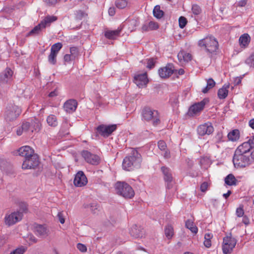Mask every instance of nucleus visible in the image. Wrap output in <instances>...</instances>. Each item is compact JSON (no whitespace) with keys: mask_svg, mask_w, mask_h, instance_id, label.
Wrapping results in <instances>:
<instances>
[{"mask_svg":"<svg viewBox=\"0 0 254 254\" xmlns=\"http://www.w3.org/2000/svg\"><path fill=\"white\" fill-rule=\"evenodd\" d=\"M251 148L250 145L245 142L237 147L233 157L235 168H245L254 161V152Z\"/></svg>","mask_w":254,"mask_h":254,"instance_id":"1","label":"nucleus"},{"mask_svg":"<svg viewBox=\"0 0 254 254\" xmlns=\"http://www.w3.org/2000/svg\"><path fill=\"white\" fill-rule=\"evenodd\" d=\"M141 162V155L136 150L132 149L130 155L126 157L123 160V168L127 171L134 170L140 167Z\"/></svg>","mask_w":254,"mask_h":254,"instance_id":"2","label":"nucleus"},{"mask_svg":"<svg viewBox=\"0 0 254 254\" xmlns=\"http://www.w3.org/2000/svg\"><path fill=\"white\" fill-rule=\"evenodd\" d=\"M199 47L204 49L205 51L209 54L215 53L219 47L217 39L212 35H208L198 42Z\"/></svg>","mask_w":254,"mask_h":254,"instance_id":"3","label":"nucleus"},{"mask_svg":"<svg viewBox=\"0 0 254 254\" xmlns=\"http://www.w3.org/2000/svg\"><path fill=\"white\" fill-rule=\"evenodd\" d=\"M41 126V124L39 121L34 118L29 121L24 122L22 125L18 127L16 130L17 135H21L23 132H26L29 130L33 132L34 130H39Z\"/></svg>","mask_w":254,"mask_h":254,"instance_id":"4","label":"nucleus"},{"mask_svg":"<svg viewBox=\"0 0 254 254\" xmlns=\"http://www.w3.org/2000/svg\"><path fill=\"white\" fill-rule=\"evenodd\" d=\"M142 119L147 122H151L154 126L160 123V116L158 111L147 107L144 108L142 111Z\"/></svg>","mask_w":254,"mask_h":254,"instance_id":"5","label":"nucleus"},{"mask_svg":"<svg viewBox=\"0 0 254 254\" xmlns=\"http://www.w3.org/2000/svg\"><path fill=\"white\" fill-rule=\"evenodd\" d=\"M21 113V110L18 106L9 104L5 109L4 119L7 122H13L19 117Z\"/></svg>","mask_w":254,"mask_h":254,"instance_id":"6","label":"nucleus"},{"mask_svg":"<svg viewBox=\"0 0 254 254\" xmlns=\"http://www.w3.org/2000/svg\"><path fill=\"white\" fill-rule=\"evenodd\" d=\"M118 193L126 198H131L134 195V191L128 184L125 182H118L116 185Z\"/></svg>","mask_w":254,"mask_h":254,"instance_id":"7","label":"nucleus"},{"mask_svg":"<svg viewBox=\"0 0 254 254\" xmlns=\"http://www.w3.org/2000/svg\"><path fill=\"white\" fill-rule=\"evenodd\" d=\"M237 240L232 236L231 234L229 236L224 237L222 250L224 254L231 253L237 244Z\"/></svg>","mask_w":254,"mask_h":254,"instance_id":"8","label":"nucleus"},{"mask_svg":"<svg viewBox=\"0 0 254 254\" xmlns=\"http://www.w3.org/2000/svg\"><path fill=\"white\" fill-rule=\"evenodd\" d=\"M23 217V214L20 211H15L10 214H6L4 220L6 226H10L20 221Z\"/></svg>","mask_w":254,"mask_h":254,"instance_id":"9","label":"nucleus"},{"mask_svg":"<svg viewBox=\"0 0 254 254\" xmlns=\"http://www.w3.org/2000/svg\"><path fill=\"white\" fill-rule=\"evenodd\" d=\"M39 163L38 156L35 154L24 160L22 168L23 169H34L38 166Z\"/></svg>","mask_w":254,"mask_h":254,"instance_id":"10","label":"nucleus"},{"mask_svg":"<svg viewBox=\"0 0 254 254\" xmlns=\"http://www.w3.org/2000/svg\"><path fill=\"white\" fill-rule=\"evenodd\" d=\"M208 102V100L207 99H204L200 102L193 104L189 109V114L191 116L199 115Z\"/></svg>","mask_w":254,"mask_h":254,"instance_id":"11","label":"nucleus"},{"mask_svg":"<svg viewBox=\"0 0 254 254\" xmlns=\"http://www.w3.org/2000/svg\"><path fill=\"white\" fill-rule=\"evenodd\" d=\"M81 155L87 163L92 165H97L100 162V158L98 156L92 154L88 151L83 150Z\"/></svg>","mask_w":254,"mask_h":254,"instance_id":"12","label":"nucleus"},{"mask_svg":"<svg viewBox=\"0 0 254 254\" xmlns=\"http://www.w3.org/2000/svg\"><path fill=\"white\" fill-rule=\"evenodd\" d=\"M213 131V127L210 122L200 125L197 128V133L200 136H204L205 134H210Z\"/></svg>","mask_w":254,"mask_h":254,"instance_id":"13","label":"nucleus"},{"mask_svg":"<svg viewBox=\"0 0 254 254\" xmlns=\"http://www.w3.org/2000/svg\"><path fill=\"white\" fill-rule=\"evenodd\" d=\"M117 128L116 125L106 126L104 125L99 126L97 128L98 132L103 136H108Z\"/></svg>","mask_w":254,"mask_h":254,"instance_id":"14","label":"nucleus"},{"mask_svg":"<svg viewBox=\"0 0 254 254\" xmlns=\"http://www.w3.org/2000/svg\"><path fill=\"white\" fill-rule=\"evenodd\" d=\"M48 23V16L45 17L44 20L41 21L38 25L34 27L26 35L27 37L34 36L40 33L43 29H45Z\"/></svg>","mask_w":254,"mask_h":254,"instance_id":"15","label":"nucleus"},{"mask_svg":"<svg viewBox=\"0 0 254 254\" xmlns=\"http://www.w3.org/2000/svg\"><path fill=\"white\" fill-rule=\"evenodd\" d=\"M133 81L139 88L146 87L148 82L147 73L145 72L134 75Z\"/></svg>","mask_w":254,"mask_h":254,"instance_id":"16","label":"nucleus"},{"mask_svg":"<svg viewBox=\"0 0 254 254\" xmlns=\"http://www.w3.org/2000/svg\"><path fill=\"white\" fill-rule=\"evenodd\" d=\"M87 179L82 171H79L75 175L73 184L77 187L85 186L87 184Z\"/></svg>","mask_w":254,"mask_h":254,"instance_id":"17","label":"nucleus"},{"mask_svg":"<svg viewBox=\"0 0 254 254\" xmlns=\"http://www.w3.org/2000/svg\"><path fill=\"white\" fill-rule=\"evenodd\" d=\"M62 47L63 45L61 43H57L51 47V52L49 56V61L51 64H54L56 63L57 55Z\"/></svg>","mask_w":254,"mask_h":254,"instance_id":"18","label":"nucleus"},{"mask_svg":"<svg viewBox=\"0 0 254 254\" xmlns=\"http://www.w3.org/2000/svg\"><path fill=\"white\" fill-rule=\"evenodd\" d=\"M174 72V67L171 64H168L165 67L158 70L159 76L163 78H168Z\"/></svg>","mask_w":254,"mask_h":254,"instance_id":"19","label":"nucleus"},{"mask_svg":"<svg viewBox=\"0 0 254 254\" xmlns=\"http://www.w3.org/2000/svg\"><path fill=\"white\" fill-rule=\"evenodd\" d=\"M77 106V102L74 99H69L64 104V111L68 113H72L75 111Z\"/></svg>","mask_w":254,"mask_h":254,"instance_id":"20","label":"nucleus"},{"mask_svg":"<svg viewBox=\"0 0 254 254\" xmlns=\"http://www.w3.org/2000/svg\"><path fill=\"white\" fill-rule=\"evenodd\" d=\"M19 155L24 157L25 159L35 154L34 150L29 146H24L18 150Z\"/></svg>","mask_w":254,"mask_h":254,"instance_id":"21","label":"nucleus"},{"mask_svg":"<svg viewBox=\"0 0 254 254\" xmlns=\"http://www.w3.org/2000/svg\"><path fill=\"white\" fill-rule=\"evenodd\" d=\"M13 71L7 67L0 75V80L3 82H10L12 79Z\"/></svg>","mask_w":254,"mask_h":254,"instance_id":"22","label":"nucleus"},{"mask_svg":"<svg viewBox=\"0 0 254 254\" xmlns=\"http://www.w3.org/2000/svg\"><path fill=\"white\" fill-rule=\"evenodd\" d=\"M161 171L164 176V181L167 183V188H169V183L173 181V177L170 169L166 167H161Z\"/></svg>","mask_w":254,"mask_h":254,"instance_id":"23","label":"nucleus"},{"mask_svg":"<svg viewBox=\"0 0 254 254\" xmlns=\"http://www.w3.org/2000/svg\"><path fill=\"white\" fill-rule=\"evenodd\" d=\"M34 230L35 234L41 237H44L47 234V227L45 225L35 224Z\"/></svg>","mask_w":254,"mask_h":254,"instance_id":"24","label":"nucleus"},{"mask_svg":"<svg viewBox=\"0 0 254 254\" xmlns=\"http://www.w3.org/2000/svg\"><path fill=\"white\" fill-rule=\"evenodd\" d=\"M159 28V25L157 22L150 21L148 23L144 24L141 27L142 32H147L151 30H157Z\"/></svg>","mask_w":254,"mask_h":254,"instance_id":"25","label":"nucleus"},{"mask_svg":"<svg viewBox=\"0 0 254 254\" xmlns=\"http://www.w3.org/2000/svg\"><path fill=\"white\" fill-rule=\"evenodd\" d=\"M178 58L180 63H184L190 61L192 57L190 54L184 51H181L178 54Z\"/></svg>","mask_w":254,"mask_h":254,"instance_id":"26","label":"nucleus"},{"mask_svg":"<svg viewBox=\"0 0 254 254\" xmlns=\"http://www.w3.org/2000/svg\"><path fill=\"white\" fill-rule=\"evenodd\" d=\"M121 32V29L115 30H106L105 31L104 35L105 37L110 40H115L119 36Z\"/></svg>","mask_w":254,"mask_h":254,"instance_id":"27","label":"nucleus"},{"mask_svg":"<svg viewBox=\"0 0 254 254\" xmlns=\"http://www.w3.org/2000/svg\"><path fill=\"white\" fill-rule=\"evenodd\" d=\"M240 46L243 48H246L248 46L251 41V37L248 34H244L239 38Z\"/></svg>","mask_w":254,"mask_h":254,"instance_id":"28","label":"nucleus"},{"mask_svg":"<svg viewBox=\"0 0 254 254\" xmlns=\"http://www.w3.org/2000/svg\"><path fill=\"white\" fill-rule=\"evenodd\" d=\"M229 88V84H225L223 87L220 88L217 93L218 97L220 99H225L228 94V89Z\"/></svg>","mask_w":254,"mask_h":254,"instance_id":"29","label":"nucleus"},{"mask_svg":"<svg viewBox=\"0 0 254 254\" xmlns=\"http://www.w3.org/2000/svg\"><path fill=\"white\" fill-rule=\"evenodd\" d=\"M185 226L194 234H196L198 232V228L192 220H187L185 222Z\"/></svg>","mask_w":254,"mask_h":254,"instance_id":"30","label":"nucleus"},{"mask_svg":"<svg viewBox=\"0 0 254 254\" xmlns=\"http://www.w3.org/2000/svg\"><path fill=\"white\" fill-rule=\"evenodd\" d=\"M227 137L229 140L236 141L240 138V131L238 129H234L228 133Z\"/></svg>","mask_w":254,"mask_h":254,"instance_id":"31","label":"nucleus"},{"mask_svg":"<svg viewBox=\"0 0 254 254\" xmlns=\"http://www.w3.org/2000/svg\"><path fill=\"white\" fill-rule=\"evenodd\" d=\"M69 126L70 125L68 124L67 120H65L60 131V134L61 136L65 137L69 134Z\"/></svg>","mask_w":254,"mask_h":254,"instance_id":"32","label":"nucleus"},{"mask_svg":"<svg viewBox=\"0 0 254 254\" xmlns=\"http://www.w3.org/2000/svg\"><path fill=\"white\" fill-rule=\"evenodd\" d=\"M237 182L235 176L232 174H229L225 178V183L228 186H235L237 184Z\"/></svg>","mask_w":254,"mask_h":254,"instance_id":"33","label":"nucleus"},{"mask_svg":"<svg viewBox=\"0 0 254 254\" xmlns=\"http://www.w3.org/2000/svg\"><path fill=\"white\" fill-rule=\"evenodd\" d=\"M212 238L213 235L212 233H208L205 234L203 244L206 248H208L211 246V239Z\"/></svg>","mask_w":254,"mask_h":254,"instance_id":"34","label":"nucleus"},{"mask_svg":"<svg viewBox=\"0 0 254 254\" xmlns=\"http://www.w3.org/2000/svg\"><path fill=\"white\" fill-rule=\"evenodd\" d=\"M215 82L212 78H209L207 80L206 86L202 89V92L206 93L210 89L215 86Z\"/></svg>","mask_w":254,"mask_h":254,"instance_id":"35","label":"nucleus"},{"mask_svg":"<svg viewBox=\"0 0 254 254\" xmlns=\"http://www.w3.org/2000/svg\"><path fill=\"white\" fill-rule=\"evenodd\" d=\"M153 15L157 18H161L164 15V12L160 9L159 5H156L153 9Z\"/></svg>","mask_w":254,"mask_h":254,"instance_id":"36","label":"nucleus"},{"mask_svg":"<svg viewBox=\"0 0 254 254\" xmlns=\"http://www.w3.org/2000/svg\"><path fill=\"white\" fill-rule=\"evenodd\" d=\"M165 234L166 237L170 239L174 235V229L171 225H168L165 229Z\"/></svg>","mask_w":254,"mask_h":254,"instance_id":"37","label":"nucleus"},{"mask_svg":"<svg viewBox=\"0 0 254 254\" xmlns=\"http://www.w3.org/2000/svg\"><path fill=\"white\" fill-rule=\"evenodd\" d=\"M245 63L250 67H254V52L246 59Z\"/></svg>","mask_w":254,"mask_h":254,"instance_id":"38","label":"nucleus"},{"mask_svg":"<svg viewBox=\"0 0 254 254\" xmlns=\"http://www.w3.org/2000/svg\"><path fill=\"white\" fill-rule=\"evenodd\" d=\"M128 2L126 0H116L115 1L116 6L119 9H123L126 7Z\"/></svg>","mask_w":254,"mask_h":254,"instance_id":"39","label":"nucleus"},{"mask_svg":"<svg viewBox=\"0 0 254 254\" xmlns=\"http://www.w3.org/2000/svg\"><path fill=\"white\" fill-rule=\"evenodd\" d=\"M27 248L24 246H21L12 251L9 254H24Z\"/></svg>","mask_w":254,"mask_h":254,"instance_id":"40","label":"nucleus"},{"mask_svg":"<svg viewBox=\"0 0 254 254\" xmlns=\"http://www.w3.org/2000/svg\"><path fill=\"white\" fill-rule=\"evenodd\" d=\"M57 125V118L54 115L49 116V126L55 127Z\"/></svg>","mask_w":254,"mask_h":254,"instance_id":"41","label":"nucleus"},{"mask_svg":"<svg viewBox=\"0 0 254 254\" xmlns=\"http://www.w3.org/2000/svg\"><path fill=\"white\" fill-rule=\"evenodd\" d=\"M19 210L18 211H20L22 214L23 212L26 213L27 212L28 205L26 203L23 202H20L19 203Z\"/></svg>","mask_w":254,"mask_h":254,"instance_id":"42","label":"nucleus"},{"mask_svg":"<svg viewBox=\"0 0 254 254\" xmlns=\"http://www.w3.org/2000/svg\"><path fill=\"white\" fill-rule=\"evenodd\" d=\"M192 13L195 15H198L201 12L200 7L197 4H193L191 8Z\"/></svg>","mask_w":254,"mask_h":254,"instance_id":"43","label":"nucleus"},{"mask_svg":"<svg viewBox=\"0 0 254 254\" xmlns=\"http://www.w3.org/2000/svg\"><path fill=\"white\" fill-rule=\"evenodd\" d=\"M188 22L187 19L184 16H181L179 19V24L181 28H184Z\"/></svg>","mask_w":254,"mask_h":254,"instance_id":"44","label":"nucleus"},{"mask_svg":"<svg viewBox=\"0 0 254 254\" xmlns=\"http://www.w3.org/2000/svg\"><path fill=\"white\" fill-rule=\"evenodd\" d=\"M243 205L241 204L238 208H237L236 211V214L238 217H241L243 216L244 214V210L243 209Z\"/></svg>","mask_w":254,"mask_h":254,"instance_id":"45","label":"nucleus"},{"mask_svg":"<svg viewBox=\"0 0 254 254\" xmlns=\"http://www.w3.org/2000/svg\"><path fill=\"white\" fill-rule=\"evenodd\" d=\"M57 216L58 219V220L62 224H63L64 223V222H65L64 215V212L63 211L59 212Z\"/></svg>","mask_w":254,"mask_h":254,"instance_id":"46","label":"nucleus"},{"mask_svg":"<svg viewBox=\"0 0 254 254\" xmlns=\"http://www.w3.org/2000/svg\"><path fill=\"white\" fill-rule=\"evenodd\" d=\"M223 135L221 132H218L215 135L214 139L216 143H220L223 141Z\"/></svg>","mask_w":254,"mask_h":254,"instance_id":"47","label":"nucleus"},{"mask_svg":"<svg viewBox=\"0 0 254 254\" xmlns=\"http://www.w3.org/2000/svg\"><path fill=\"white\" fill-rule=\"evenodd\" d=\"M155 61L153 59H149L147 60V68L151 69L153 68L155 64Z\"/></svg>","mask_w":254,"mask_h":254,"instance_id":"48","label":"nucleus"},{"mask_svg":"<svg viewBox=\"0 0 254 254\" xmlns=\"http://www.w3.org/2000/svg\"><path fill=\"white\" fill-rule=\"evenodd\" d=\"M158 148L162 151L165 150L167 149V145L163 140H159L158 142Z\"/></svg>","mask_w":254,"mask_h":254,"instance_id":"49","label":"nucleus"},{"mask_svg":"<svg viewBox=\"0 0 254 254\" xmlns=\"http://www.w3.org/2000/svg\"><path fill=\"white\" fill-rule=\"evenodd\" d=\"M77 248L78 249V250L82 252V253H84V252H86L87 251V248L86 247V246L84 244H82L81 243H78L77 244Z\"/></svg>","mask_w":254,"mask_h":254,"instance_id":"50","label":"nucleus"},{"mask_svg":"<svg viewBox=\"0 0 254 254\" xmlns=\"http://www.w3.org/2000/svg\"><path fill=\"white\" fill-rule=\"evenodd\" d=\"M78 49L76 47H73L70 48V54L74 57V59L78 55Z\"/></svg>","mask_w":254,"mask_h":254,"instance_id":"51","label":"nucleus"},{"mask_svg":"<svg viewBox=\"0 0 254 254\" xmlns=\"http://www.w3.org/2000/svg\"><path fill=\"white\" fill-rule=\"evenodd\" d=\"M208 184L207 182H203L201 185H200V190L202 192H205L208 188Z\"/></svg>","mask_w":254,"mask_h":254,"instance_id":"52","label":"nucleus"},{"mask_svg":"<svg viewBox=\"0 0 254 254\" xmlns=\"http://www.w3.org/2000/svg\"><path fill=\"white\" fill-rule=\"evenodd\" d=\"M74 57L70 54H66L64 56V62H70L71 60H73Z\"/></svg>","mask_w":254,"mask_h":254,"instance_id":"53","label":"nucleus"},{"mask_svg":"<svg viewBox=\"0 0 254 254\" xmlns=\"http://www.w3.org/2000/svg\"><path fill=\"white\" fill-rule=\"evenodd\" d=\"M86 15V14L82 11L81 10H79L77 12L76 18L79 19H81L83 17Z\"/></svg>","mask_w":254,"mask_h":254,"instance_id":"54","label":"nucleus"},{"mask_svg":"<svg viewBox=\"0 0 254 254\" xmlns=\"http://www.w3.org/2000/svg\"><path fill=\"white\" fill-rule=\"evenodd\" d=\"M5 172L6 173V174L8 175H12L14 173L13 168L10 165L8 166V168L5 171Z\"/></svg>","mask_w":254,"mask_h":254,"instance_id":"55","label":"nucleus"},{"mask_svg":"<svg viewBox=\"0 0 254 254\" xmlns=\"http://www.w3.org/2000/svg\"><path fill=\"white\" fill-rule=\"evenodd\" d=\"M136 225H135L132 228H131V230L130 231L131 235L133 237H137L138 236V234L134 231V229L136 231Z\"/></svg>","mask_w":254,"mask_h":254,"instance_id":"56","label":"nucleus"},{"mask_svg":"<svg viewBox=\"0 0 254 254\" xmlns=\"http://www.w3.org/2000/svg\"><path fill=\"white\" fill-rule=\"evenodd\" d=\"M108 13H109V14L111 16H114L115 13H116V9H115V8L114 7H111L109 8L108 9Z\"/></svg>","mask_w":254,"mask_h":254,"instance_id":"57","label":"nucleus"},{"mask_svg":"<svg viewBox=\"0 0 254 254\" xmlns=\"http://www.w3.org/2000/svg\"><path fill=\"white\" fill-rule=\"evenodd\" d=\"M84 208H88V207H90L91 209V210H93V208L94 207H95V209H97V205H96V203H90L89 204V205H84Z\"/></svg>","mask_w":254,"mask_h":254,"instance_id":"58","label":"nucleus"},{"mask_svg":"<svg viewBox=\"0 0 254 254\" xmlns=\"http://www.w3.org/2000/svg\"><path fill=\"white\" fill-rule=\"evenodd\" d=\"M58 95V91L57 89H55L54 91L50 92L49 94V97H53L57 96Z\"/></svg>","mask_w":254,"mask_h":254,"instance_id":"59","label":"nucleus"},{"mask_svg":"<svg viewBox=\"0 0 254 254\" xmlns=\"http://www.w3.org/2000/svg\"><path fill=\"white\" fill-rule=\"evenodd\" d=\"M6 242V240L3 236H0V247L3 246Z\"/></svg>","mask_w":254,"mask_h":254,"instance_id":"60","label":"nucleus"},{"mask_svg":"<svg viewBox=\"0 0 254 254\" xmlns=\"http://www.w3.org/2000/svg\"><path fill=\"white\" fill-rule=\"evenodd\" d=\"M163 151H164V157L165 158H169L170 157V153L168 149H166L165 150Z\"/></svg>","mask_w":254,"mask_h":254,"instance_id":"61","label":"nucleus"},{"mask_svg":"<svg viewBox=\"0 0 254 254\" xmlns=\"http://www.w3.org/2000/svg\"><path fill=\"white\" fill-rule=\"evenodd\" d=\"M57 20V17L56 16H49V23L54 22Z\"/></svg>","mask_w":254,"mask_h":254,"instance_id":"62","label":"nucleus"},{"mask_svg":"<svg viewBox=\"0 0 254 254\" xmlns=\"http://www.w3.org/2000/svg\"><path fill=\"white\" fill-rule=\"evenodd\" d=\"M249 126L253 129H254V119H251L249 122Z\"/></svg>","mask_w":254,"mask_h":254,"instance_id":"63","label":"nucleus"},{"mask_svg":"<svg viewBox=\"0 0 254 254\" xmlns=\"http://www.w3.org/2000/svg\"><path fill=\"white\" fill-rule=\"evenodd\" d=\"M232 193V192L231 190H228L227 193H224L223 194V197H225V199H227Z\"/></svg>","mask_w":254,"mask_h":254,"instance_id":"64","label":"nucleus"}]
</instances>
